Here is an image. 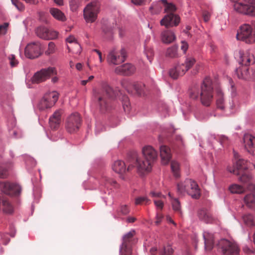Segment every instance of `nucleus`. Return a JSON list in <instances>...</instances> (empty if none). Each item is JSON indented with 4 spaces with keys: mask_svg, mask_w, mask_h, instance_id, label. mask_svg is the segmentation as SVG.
<instances>
[{
    "mask_svg": "<svg viewBox=\"0 0 255 255\" xmlns=\"http://www.w3.org/2000/svg\"><path fill=\"white\" fill-rule=\"evenodd\" d=\"M142 152L145 161L141 160L135 151L128 152V170L136 168L137 173L143 176L151 171L152 164L156 159V151L150 145H146L142 148Z\"/></svg>",
    "mask_w": 255,
    "mask_h": 255,
    "instance_id": "nucleus-1",
    "label": "nucleus"
},
{
    "mask_svg": "<svg viewBox=\"0 0 255 255\" xmlns=\"http://www.w3.org/2000/svg\"><path fill=\"white\" fill-rule=\"evenodd\" d=\"M161 4L164 7V12L167 14L161 20L160 24L166 27L176 26L180 22V17L173 13L175 11L176 8L175 5L171 3H168L166 0H161L153 4L150 9L152 13H157L161 9Z\"/></svg>",
    "mask_w": 255,
    "mask_h": 255,
    "instance_id": "nucleus-2",
    "label": "nucleus"
},
{
    "mask_svg": "<svg viewBox=\"0 0 255 255\" xmlns=\"http://www.w3.org/2000/svg\"><path fill=\"white\" fill-rule=\"evenodd\" d=\"M213 89L211 79L207 77L203 80L200 87L194 86L190 89V98L193 100H197L200 95L201 103L204 106H209L213 100Z\"/></svg>",
    "mask_w": 255,
    "mask_h": 255,
    "instance_id": "nucleus-3",
    "label": "nucleus"
},
{
    "mask_svg": "<svg viewBox=\"0 0 255 255\" xmlns=\"http://www.w3.org/2000/svg\"><path fill=\"white\" fill-rule=\"evenodd\" d=\"M114 95L113 89L107 84H104L101 89L93 91L94 100L101 112L111 109V102Z\"/></svg>",
    "mask_w": 255,
    "mask_h": 255,
    "instance_id": "nucleus-4",
    "label": "nucleus"
},
{
    "mask_svg": "<svg viewBox=\"0 0 255 255\" xmlns=\"http://www.w3.org/2000/svg\"><path fill=\"white\" fill-rule=\"evenodd\" d=\"M196 62V60L192 57H187L184 63H177L169 71V76L174 79L183 76Z\"/></svg>",
    "mask_w": 255,
    "mask_h": 255,
    "instance_id": "nucleus-5",
    "label": "nucleus"
},
{
    "mask_svg": "<svg viewBox=\"0 0 255 255\" xmlns=\"http://www.w3.org/2000/svg\"><path fill=\"white\" fill-rule=\"evenodd\" d=\"M237 39L247 43H252L255 42V31L252 26L248 24L242 25L238 31Z\"/></svg>",
    "mask_w": 255,
    "mask_h": 255,
    "instance_id": "nucleus-6",
    "label": "nucleus"
},
{
    "mask_svg": "<svg viewBox=\"0 0 255 255\" xmlns=\"http://www.w3.org/2000/svg\"><path fill=\"white\" fill-rule=\"evenodd\" d=\"M100 3L98 0H94L87 5L84 9V17L87 22H94L99 12Z\"/></svg>",
    "mask_w": 255,
    "mask_h": 255,
    "instance_id": "nucleus-7",
    "label": "nucleus"
},
{
    "mask_svg": "<svg viewBox=\"0 0 255 255\" xmlns=\"http://www.w3.org/2000/svg\"><path fill=\"white\" fill-rule=\"evenodd\" d=\"M127 50L126 48H122L120 50H112L107 56V61L110 64L120 65L126 60Z\"/></svg>",
    "mask_w": 255,
    "mask_h": 255,
    "instance_id": "nucleus-8",
    "label": "nucleus"
},
{
    "mask_svg": "<svg viewBox=\"0 0 255 255\" xmlns=\"http://www.w3.org/2000/svg\"><path fill=\"white\" fill-rule=\"evenodd\" d=\"M217 247L218 250L224 255H238L239 253L240 250L238 246L226 239L221 240Z\"/></svg>",
    "mask_w": 255,
    "mask_h": 255,
    "instance_id": "nucleus-9",
    "label": "nucleus"
},
{
    "mask_svg": "<svg viewBox=\"0 0 255 255\" xmlns=\"http://www.w3.org/2000/svg\"><path fill=\"white\" fill-rule=\"evenodd\" d=\"M56 74L57 71L54 67L43 68L34 74L31 78V82L34 84H39L46 81L51 76Z\"/></svg>",
    "mask_w": 255,
    "mask_h": 255,
    "instance_id": "nucleus-10",
    "label": "nucleus"
},
{
    "mask_svg": "<svg viewBox=\"0 0 255 255\" xmlns=\"http://www.w3.org/2000/svg\"><path fill=\"white\" fill-rule=\"evenodd\" d=\"M81 124V118L78 113H74L69 116L66 121L65 128L69 133L78 131Z\"/></svg>",
    "mask_w": 255,
    "mask_h": 255,
    "instance_id": "nucleus-11",
    "label": "nucleus"
},
{
    "mask_svg": "<svg viewBox=\"0 0 255 255\" xmlns=\"http://www.w3.org/2000/svg\"><path fill=\"white\" fill-rule=\"evenodd\" d=\"M41 44L38 42H33L27 45L25 48V56L29 59L38 57L41 54Z\"/></svg>",
    "mask_w": 255,
    "mask_h": 255,
    "instance_id": "nucleus-12",
    "label": "nucleus"
},
{
    "mask_svg": "<svg viewBox=\"0 0 255 255\" xmlns=\"http://www.w3.org/2000/svg\"><path fill=\"white\" fill-rule=\"evenodd\" d=\"M21 187L17 184L8 181L0 182V190L9 195H17L21 192Z\"/></svg>",
    "mask_w": 255,
    "mask_h": 255,
    "instance_id": "nucleus-13",
    "label": "nucleus"
},
{
    "mask_svg": "<svg viewBox=\"0 0 255 255\" xmlns=\"http://www.w3.org/2000/svg\"><path fill=\"white\" fill-rule=\"evenodd\" d=\"M250 162L242 158L238 159L234 164L233 167H228V171L236 175H240L242 172L247 171Z\"/></svg>",
    "mask_w": 255,
    "mask_h": 255,
    "instance_id": "nucleus-14",
    "label": "nucleus"
},
{
    "mask_svg": "<svg viewBox=\"0 0 255 255\" xmlns=\"http://www.w3.org/2000/svg\"><path fill=\"white\" fill-rule=\"evenodd\" d=\"M50 98L52 99L50 102V105H54L58 100V94L55 91H53L45 94L38 105L39 109L41 110H43L45 109L51 108V107L45 101L47 100L46 99L51 100Z\"/></svg>",
    "mask_w": 255,
    "mask_h": 255,
    "instance_id": "nucleus-15",
    "label": "nucleus"
},
{
    "mask_svg": "<svg viewBox=\"0 0 255 255\" xmlns=\"http://www.w3.org/2000/svg\"><path fill=\"white\" fill-rule=\"evenodd\" d=\"M38 37L45 40L54 39L57 37L58 33L55 31H50L44 27H38L35 31Z\"/></svg>",
    "mask_w": 255,
    "mask_h": 255,
    "instance_id": "nucleus-16",
    "label": "nucleus"
},
{
    "mask_svg": "<svg viewBox=\"0 0 255 255\" xmlns=\"http://www.w3.org/2000/svg\"><path fill=\"white\" fill-rule=\"evenodd\" d=\"M236 73L239 79L244 80L254 79L255 77V71H251L246 66H242L236 69Z\"/></svg>",
    "mask_w": 255,
    "mask_h": 255,
    "instance_id": "nucleus-17",
    "label": "nucleus"
},
{
    "mask_svg": "<svg viewBox=\"0 0 255 255\" xmlns=\"http://www.w3.org/2000/svg\"><path fill=\"white\" fill-rule=\"evenodd\" d=\"M235 9L241 13L253 16L255 15V6L236 2L234 4Z\"/></svg>",
    "mask_w": 255,
    "mask_h": 255,
    "instance_id": "nucleus-18",
    "label": "nucleus"
},
{
    "mask_svg": "<svg viewBox=\"0 0 255 255\" xmlns=\"http://www.w3.org/2000/svg\"><path fill=\"white\" fill-rule=\"evenodd\" d=\"M113 171L119 174L120 177L124 180L126 179V166L125 163L121 160L115 161L112 165Z\"/></svg>",
    "mask_w": 255,
    "mask_h": 255,
    "instance_id": "nucleus-19",
    "label": "nucleus"
},
{
    "mask_svg": "<svg viewBox=\"0 0 255 255\" xmlns=\"http://www.w3.org/2000/svg\"><path fill=\"white\" fill-rule=\"evenodd\" d=\"M62 111L58 110L55 111L49 119V124L52 129H57L60 126L61 122V115Z\"/></svg>",
    "mask_w": 255,
    "mask_h": 255,
    "instance_id": "nucleus-20",
    "label": "nucleus"
},
{
    "mask_svg": "<svg viewBox=\"0 0 255 255\" xmlns=\"http://www.w3.org/2000/svg\"><path fill=\"white\" fill-rule=\"evenodd\" d=\"M244 141L245 148L253 155H255V137L250 134L244 136Z\"/></svg>",
    "mask_w": 255,
    "mask_h": 255,
    "instance_id": "nucleus-21",
    "label": "nucleus"
},
{
    "mask_svg": "<svg viewBox=\"0 0 255 255\" xmlns=\"http://www.w3.org/2000/svg\"><path fill=\"white\" fill-rule=\"evenodd\" d=\"M189 186L195 187V181L190 179H187L184 182H180L177 185V192L179 194L184 195L185 193L188 194Z\"/></svg>",
    "mask_w": 255,
    "mask_h": 255,
    "instance_id": "nucleus-22",
    "label": "nucleus"
},
{
    "mask_svg": "<svg viewBox=\"0 0 255 255\" xmlns=\"http://www.w3.org/2000/svg\"><path fill=\"white\" fill-rule=\"evenodd\" d=\"M160 150L162 163L163 164H168L171 158L170 148L166 146L162 145L160 147Z\"/></svg>",
    "mask_w": 255,
    "mask_h": 255,
    "instance_id": "nucleus-23",
    "label": "nucleus"
},
{
    "mask_svg": "<svg viewBox=\"0 0 255 255\" xmlns=\"http://www.w3.org/2000/svg\"><path fill=\"white\" fill-rule=\"evenodd\" d=\"M204 239L205 249L206 251H211L213 248L214 236L209 232H204L203 234Z\"/></svg>",
    "mask_w": 255,
    "mask_h": 255,
    "instance_id": "nucleus-24",
    "label": "nucleus"
},
{
    "mask_svg": "<svg viewBox=\"0 0 255 255\" xmlns=\"http://www.w3.org/2000/svg\"><path fill=\"white\" fill-rule=\"evenodd\" d=\"M254 62L255 58L254 55L248 52L241 56L239 62L242 66L246 67L254 63Z\"/></svg>",
    "mask_w": 255,
    "mask_h": 255,
    "instance_id": "nucleus-25",
    "label": "nucleus"
},
{
    "mask_svg": "<svg viewBox=\"0 0 255 255\" xmlns=\"http://www.w3.org/2000/svg\"><path fill=\"white\" fill-rule=\"evenodd\" d=\"M162 41L166 44L172 42L176 38L174 32L170 30L163 31L161 34Z\"/></svg>",
    "mask_w": 255,
    "mask_h": 255,
    "instance_id": "nucleus-26",
    "label": "nucleus"
},
{
    "mask_svg": "<svg viewBox=\"0 0 255 255\" xmlns=\"http://www.w3.org/2000/svg\"><path fill=\"white\" fill-rule=\"evenodd\" d=\"M198 215L200 219L206 223H211L213 220L211 215L205 209L199 210Z\"/></svg>",
    "mask_w": 255,
    "mask_h": 255,
    "instance_id": "nucleus-27",
    "label": "nucleus"
},
{
    "mask_svg": "<svg viewBox=\"0 0 255 255\" xmlns=\"http://www.w3.org/2000/svg\"><path fill=\"white\" fill-rule=\"evenodd\" d=\"M129 87L130 89L132 88L131 90V93L137 94L139 95H141L142 94L144 87V85L138 82H133L130 83L129 85L128 84V88Z\"/></svg>",
    "mask_w": 255,
    "mask_h": 255,
    "instance_id": "nucleus-28",
    "label": "nucleus"
},
{
    "mask_svg": "<svg viewBox=\"0 0 255 255\" xmlns=\"http://www.w3.org/2000/svg\"><path fill=\"white\" fill-rule=\"evenodd\" d=\"M195 187L189 186L188 188V194L194 199H198L200 197V190L197 183L195 182Z\"/></svg>",
    "mask_w": 255,
    "mask_h": 255,
    "instance_id": "nucleus-29",
    "label": "nucleus"
},
{
    "mask_svg": "<svg viewBox=\"0 0 255 255\" xmlns=\"http://www.w3.org/2000/svg\"><path fill=\"white\" fill-rule=\"evenodd\" d=\"M244 201L249 208L255 211V196L254 194H250L246 195L244 198Z\"/></svg>",
    "mask_w": 255,
    "mask_h": 255,
    "instance_id": "nucleus-30",
    "label": "nucleus"
},
{
    "mask_svg": "<svg viewBox=\"0 0 255 255\" xmlns=\"http://www.w3.org/2000/svg\"><path fill=\"white\" fill-rule=\"evenodd\" d=\"M51 14L56 19L61 21L65 20L64 14L59 9L56 8H51L50 9Z\"/></svg>",
    "mask_w": 255,
    "mask_h": 255,
    "instance_id": "nucleus-31",
    "label": "nucleus"
},
{
    "mask_svg": "<svg viewBox=\"0 0 255 255\" xmlns=\"http://www.w3.org/2000/svg\"><path fill=\"white\" fill-rule=\"evenodd\" d=\"M101 184L106 188H110L112 187H116L117 183L113 179L105 176L102 179Z\"/></svg>",
    "mask_w": 255,
    "mask_h": 255,
    "instance_id": "nucleus-32",
    "label": "nucleus"
},
{
    "mask_svg": "<svg viewBox=\"0 0 255 255\" xmlns=\"http://www.w3.org/2000/svg\"><path fill=\"white\" fill-rule=\"evenodd\" d=\"M115 72L119 75L126 76L128 73V63H124L117 66L115 69Z\"/></svg>",
    "mask_w": 255,
    "mask_h": 255,
    "instance_id": "nucleus-33",
    "label": "nucleus"
},
{
    "mask_svg": "<svg viewBox=\"0 0 255 255\" xmlns=\"http://www.w3.org/2000/svg\"><path fill=\"white\" fill-rule=\"evenodd\" d=\"M229 190L232 193L241 194L245 192V188L238 184H233L229 187Z\"/></svg>",
    "mask_w": 255,
    "mask_h": 255,
    "instance_id": "nucleus-34",
    "label": "nucleus"
},
{
    "mask_svg": "<svg viewBox=\"0 0 255 255\" xmlns=\"http://www.w3.org/2000/svg\"><path fill=\"white\" fill-rule=\"evenodd\" d=\"M171 168L174 176L176 178L180 176V166L178 162L172 161L171 162Z\"/></svg>",
    "mask_w": 255,
    "mask_h": 255,
    "instance_id": "nucleus-35",
    "label": "nucleus"
},
{
    "mask_svg": "<svg viewBox=\"0 0 255 255\" xmlns=\"http://www.w3.org/2000/svg\"><path fill=\"white\" fill-rule=\"evenodd\" d=\"M178 47L177 46H173L168 48L166 52V55L170 58H176L178 56L177 53Z\"/></svg>",
    "mask_w": 255,
    "mask_h": 255,
    "instance_id": "nucleus-36",
    "label": "nucleus"
},
{
    "mask_svg": "<svg viewBox=\"0 0 255 255\" xmlns=\"http://www.w3.org/2000/svg\"><path fill=\"white\" fill-rule=\"evenodd\" d=\"M217 106L218 108L223 110L224 108V99L223 94L221 91L218 90L217 91V99L216 101Z\"/></svg>",
    "mask_w": 255,
    "mask_h": 255,
    "instance_id": "nucleus-37",
    "label": "nucleus"
},
{
    "mask_svg": "<svg viewBox=\"0 0 255 255\" xmlns=\"http://www.w3.org/2000/svg\"><path fill=\"white\" fill-rule=\"evenodd\" d=\"M239 176V180L244 183H248L251 179V176L249 174L248 171H245L240 174Z\"/></svg>",
    "mask_w": 255,
    "mask_h": 255,
    "instance_id": "nucleus-38",
    "label": "nucleus"
},
{
    "mask_svg": "<svg viewBox=\"0 0 255 255\" xmlns=\"http://www.w3.org/2000/svg\"><path fill=\"white\" fill-rule=\"evenodd\" d=\"M128 235H125L123 238V243L122 244L120 253L121 255H128Z\"/></svg>",
    "mask_w": 255,
    "mask_h": 255,
    "instance_id": "nucleus-39",
    "label": "nucleus"
},
{
    "mask_svg": "<svg viewBox=\"0 0 255 255\" xmlns=\"http://www.w3.org/2000/svg\"><path fill=\"white\" fill-rule=\"evenodd\" d=\"M119 98L121 100L123 103V109L125 111H126V109L128 108L127 105V99L128 97L126 95V94L125 92H123L121 90L119 91Z\"/></svg>",
    "mask_w": 255,
    "mask_h": 255,
    "instance_id": "nucleus-40",
    "label": "nucleus"
},
{
    "mask_svg": "<svg viewBox=\"0 0 255 255\" xmlns=\"http://www.w3.org/2000/svg\"><path fill=\"white\" fill-rule=\"evenodd\" d=\"M172 208L174 211L181 215L180 203L178 199L174 198L172 201Z\"/></svg>",
    "mask_w": 255,
    "mask_h": 255,
    "instance_id": "nucleus-41",
    "label": "nucleus"
},
{
    "mask_svg": "<svg viewBox=\"0 0 255 255\" xmlns=\"http://www.w3.org/2000/svg\"><path fill=\"white\" fill-rule=\"evenodd\" d=\"M82 1H84V0H69V5H70L71 10L73 11H76L78 8V7L79 6L80 3Z\"/></svg>",
    "mask_w": 255,
    "mask_h": 255,
    "instance_id": "nucleus-42",
    "label": "nucleus"
},
{
    "mask_svg": "<svg viewBox=\"0 0 255 255\" xmlns=\"http://www.w3.org/2000/svg\"><path fill=\"white\" fill-rule=\"evenodd\" d=\"M244 223L248 226L255 225L253 216L251 214H246L243 216Z\"/></svg>",
    "mask_w": 255,
    "mask_h": 255,
    "instance_id": "nucleus-43",
    "label": "nucleus"
},
{
    "mask_svg": "<svg viewBox=\"0 0 255 255\" xmlns=\"http://www.w3.org/2000/svg\"><path fill=\"white\" fill-rule=\"evenodd\" d=\"M9 63L11 67L17 66L18 64V60L16 59L15 56L13 54H10L8 56Z\"/></svg>",
    "mask_w": 255,
    "mask_h": 255,
    "instance_id": "nucleus-44",
    "label": "nucleus"
},
{
    "mask_svg": "<svg viewBox=\"0 0 255 255\" xmlns=\"http://www.w3.org/2000/svg\"><path fill=\"white\" fill-rule=\"evenodd\" d=\"M149 200L146 197H139L136 198L135 204L136 205L148 204Z\"/></svg>",
    "mask_w": 255,
    "mask_h": 255,
    "instance_id": "nucleus-45",
    "label": "nucleus"
},
{
    "mask_svg": "<svg viewBox=\"0 0 255 255\" xmlns=\"http://www.w3.org/2000/svg\"><path fill=\"white\" fill-rule=\"evenodd\" d=\"M12 3L19 11H23L24 9V6L19 0H11Z\"/></svg>",
    "mask_w": 255,
    "mask_h": 255,
    "instance_id": "nucleus-46",
    "label": "nucleus"
},
{
    "mask_svg": "<svg viewBox=\"0 0 255 255\" xmlns=\"http://www.w3.org/2000/svg\"><path fill=\"white\" fill-rule=\"evenodd\" d=\"M12 3L19 11H23L24 9V6L19 0H11Z\"/></svg>",
    "mask_w": 255,
    "mask_h": 255,
    "instance_id": "nucleus-47",
    "label": "nucleus"
},
{
    "mask_svg": "<svg viewBox=\"0 0 255 255\" xmlns=\"http://www.w3.org/2000/svg\"><path fill=\"white\" fill-rule=\"evenodd\" d=\"M12 3L19 11H23L24 9V6L19 0H11Z\"/></svg>",
    "mask_w": 255,
    "mask_h": 255,
    "instance_id": "nucleus-48",
    "label": "nucleus"
},
{
    "mask_svg": "<svg viewBox=\"0 0 255 255\" xmlns=\"http://www.w3.org/2000/svg\"><path fill=\"white\" fill-rule=\"evenodd\" d=\"M12 3L19 11H23L24 9V6L19 0H11Z\"/></svg>",
    "mask_w": 255,
    "mask_h": 255,
    "instance_id": "nucleus-49",
    "label": "nucleus"
},
{
    "mask_svg": "<svg viewBox=\"0 0 255 255\" xmlns=\"http://www.w3.org/2000/svg\"><path fill=\"white\" fill-rule=\"evenodd\" d=\"M56 50L55 44L53 42H50L48 44V47L45 53L47 55H50L55 52Z\"/></svg>",
    "mask_w": 255,
    "mask_h": 255,
    "instance_id": "nucleus-50",
    "label": "nucleus"
},
{
    "mask_svg": "<svg viewBox=\"0 0 255 255\" xmlns=\"http://www.w3.org/2000/svg\"><path fill=\"white\" fill-rule=\"evenodd\" d=\"M173 253V249L170 246L164 247L161 252V255H171Z\"/></svg>",
    "mask_w": 255,
    "mask_h": 255,
    "instance_id": "nucleus-51",
    "label": "nucleus"
},
{
    "mask_svg": "<svg viewBox=\"0 0 255 255\" xmlns=\"http://www.w3.org/2000/svg\"><path fill=\"white\" fill-rule=\"evenodd\" d=\"M219 140L223 146H227L229 143L228 138L225 135H221L219 138Z\"/></svg>",
    "mask_w": 255,
    "mask_h": 255,
    "instance_id": "nucleus-52",
    "label": "nucleus"
},
{
    "mask_svg": "<svg viewBox=\"0 0 255 255\" xmlns=\"http://www.w3.org/2000/svg\"><path fill=\"white\" fill-rule=\"evenodd\" d=\"M135 235V231L134 230H132L128 232V244L131 241L133 242V243H135L136 241V238H133V240H131L132 238L134 237V236Z\"/></svg>",
    "mask_w": 255,
    "mask_h": 255,
    "instance_id": "nucleus-53",
    "label": "nucleus"
},
{
    "mask_svg": "<svg viewBox=\"0 0 255 255\" xmlns=\"http://www.w3.org/2000/svg\"><path fill=\"white\" fill-rule=\"evenodd\" d=\"M132 3L137 6L145 4L147 0H130Z\"/></svg>",
    "mask_w": 255,
    "mask_h": 255,
    "instance_id": "nucleus-54",
    "label": "nucleus"
},
{
    "mask_svg": "<svg viewBox=\"0 0 255 255\" xmlns=\"http://www.w3.org/2000/svg\"><path fill=\"white\" fill-rule=\"evenodd\" d=\"M163 218V216L162 214L160 212H157L156 214V221L155 222V224L158 225L161 223Z\"/></svg>",
    "mask_w": 255,
    "mask_h": 255,
    "instance_id": "nucleus-55",
    "label": "nucleus"
},
{
    "mask_svg": "<svg viewBox=\"0 0 255 255\" xmlns=\"http://www.w3.org/2000/svg\"><path fill=\"white\" fill-rule=\"evenodd\" d=\"M7 176V170L3 167H0V178H6Z\"/></svg>",
    "mask_w": 255,
    "mask_h": 255,
    "instance_id": "nucleus-56",
    "label": "nucleus"
},
{
    "mask_svg": "<svg viewBox=\"0 0 255 255\" xmlns=\"http://www.w3.org/2000/svg\"><path fill=\"white\" fill-rule=\"evenodd\" d=\"M150 195L153 198H157L160 199L162 197H164V196L158 192L151 191L150 193Z\"/></svg>",
    "mask_w": 255,
    "mask_h": 255,
    "instance_id": "nucleus-57",
    "label": "nucleus"
},
{
    "mask_svg": "<svg viewBox=\"0 0 255 255\" xmlns=\"http://www.w3.org/2000/svg\"><path fill=\"white\" fill-rule=\"evenodd\" d=\"M154 203L156 207L159 209H162L163 207V202L160 200L155 199Z\"/></svg>",
    "mask_w": 255,
    "mask_h": 255,
    "instance_id": "nucleus-58",
    "label": "nucleus"
},
{
    "mask_svg": "<svg viewBox=\"0 0 255 255\" xmlns=\"http://www.w3.org/2000/svg\"><path fill=\"white\" fill-rule=\"evenodd\" d=\"M181 49L183 51L184 53H186V51L188 49V44L186 41H181Z\"/></svg>",
    "mask_w": 255,
    "mask_h": 255,
    "instance_id": "nucleus-59",
    "label": "nucleus"
},
{
    "mask_svg": "<svg viewBox=\"0 0 255 255\" xmlns=\"http://www.w3.org/2000/svg\"><path fill=\"white\" fill-rule=\"evenodd\" d=\"M248 189L251 191L252 192V194H255V184L253 183H249L248 185Z\"/></svg>",
    "mask_w": 255,
    "mask_h": 255,
    "instance_id": "nucleus-60",
    "label": "nucleus"
},
{
    "mask_svg": "<svg viewBox=\"0 0 255 255\" xmlns=\"http://www.w3.org/2000/svg\"><path fill=\"white\" fill-rule=\"evenodd\" d=\"M146 54L147 59L149 60V61L150 62H151L152 60V57L153 56V52L152 50H151V49L148 50L147 51Z\"/></svg>",
    "mask_w": 255,
    "mask_h": 255,
    "instance_id": "nucleus-61",
    "label": "nucleus"
},
{
    "mask_svg": "<svg viewBox=\"0 0 255 255\" xmlns=\"http://www.w3.org/2000/svg\"><path fill=\"white\" fill-rule=\"evenodd\" d=\"M7 26L8 24L6 23H5L2 25H0V34L5 32Z\"/></svg>",
    "mask_w": 255,
    "mask_h": 255,
    "instance_id": "nucleus-62",
    "label": "nucleus"
},
{
    "mask_svg": "<svg viewBox=\"0 0 255 255\" xmlns=\"http://www.w3.org/2000/svg\"><path fill=\"white\" fill-rule=\"evenodd\" d=\"M136 68L135 66L128 63V75L133 74Z\"/></svg>",
    "mask_w": 255,
    "mask_h": 255,
    "instance_id": "nucleus-63",
    "label": "nucleus"
},
{
    "mask_svg": "<svg viewBox=\"0 0 255 255\" xmlns=\"http://www.w3.org/2000/svg\"><path fill=\"white\" fill-rule=\"evenodd\" d=\"M66 41L67 42L71 43H75L76 44H78L76 40V39L75 37L73 36H70L66 39Z\"/></svg>",
    "mask_w": 255,
    "mask_h": 255,
    "instance_id": "nucleus-64",
    "label": "nucleus"
}]
</instances>
